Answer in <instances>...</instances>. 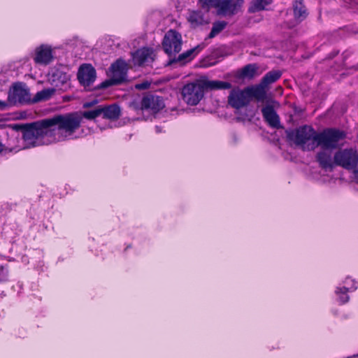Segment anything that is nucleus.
I'll use <instances>...</instances> for the list:
<instances>
[{
	"label": "nucleus",
	"mask_w": 358,
	"mask_h": 358,
	"mask_svg": "<svg viewBox=\"0 0 358 358\" xmlns=\"http://www.w3.org/2000/svg\"><path fill=\"white\" fill-rule=\"evenodd\" d=\"M78 80L85 88L90 90V87L96 78V71L94 67L90 64H82L78 71Z\"/></svg>",
	"instance_id": "6e6552de"
},
{
	"label": "nucleus",
	"mask_w": 358,
	"mask_h": 358,
	"mask_svg": "<svg viewBox=\"0 0 358 358\" xmlns=\"http://www.w3.org/2000/svg\"><path fill=\"white\" fill-rule=\"evenodd\" d=\"M54 49L48 44H41L34 50V61L36 64L47 66L54 59Z\"/></svg>",
	"instance_id": "9d476101"
},
{
	"label": "nucleus",
	"mask_w": 358,
	"mask_h": 358,
	"mask_svg": "<svg viewBox=\"0 0 358 358\" xmlns=\"http://www.w3.org/2000/svg\"><path fill=\"white\" fill-rule=\"evenodd\" d=\"M187 19L191 27L193 28H196L199 26L208 23V19L205 17L203 11L200 10H189Z\"/></svg>",
	"instance_id": "6ab92c4d"
},
{
	"label": "nucleus",
	"mask_w": 358,
	"mask_h": 358,
	"mask_svg": "<svg viewBox=\"0 0 358 358\" xmlns=\"http://www.w3.org/2000/svg\"><path fill=\"white\" fill-rule=\"evenodd\" d=\"M272 0H253L251 6L249 8L250 13L264 10L266 6L271 3Z\"/></svg>",
	"instance_id": "cd10ccee"
},
{
	"label": "nucleus",
	"mask_w": 358,
	"mask_h": 358,
	"mask_svg": "<svg viewBox=\"0 0 358 358\" xmlns=\"http://www.w3.org/2000/svg\"><path fill=\"white\" fill-rule=\"evenodd\" d=\"M248 93L249 100L254 98L257 101H264L266 96L267 87H266L261 82L255 85L248 87L245 88Z\"/></svg>",
	"instance_id": "aec40b11"
},
{
	"label": "nucleus",
	"mask_w": 358,
	"mask_h": 358,
	"mask_svg": "<svg viewBox=\"0 0 358 358\" xmlns=\"http://www.w3.org/2000/svg\"><path fill=\"white\" fill-rule=\"evenodd\" d=\"M84 106H89V104H88V103H85V105H84Z\"/></svg>",
	"instance_id": "79ce46f5"
},
{
	"label": "nucleus",
	"mask_w": 358,
	"mask_h": 358,
	"mask_svg": "<svg viewBox=\"0 0 358 358\" xmlns=\"http://www.w3.org/2000/svg\"><path fill=\"white\" fill-rule=\"evenodd\" d=\"M80 127V117L75 114L58 115L27 125L22 129L24 148L73 139Z\"/></svg>",
	"instance_id": "f257e3e1"
},
{
	"label": "nucleus",
	"mask_w": 358,
	"mask_h": 358,
	"mask_svg": "<svg viewBox=\"0 0 358 358\" xmlns=\"http://www.w3.org/2000/svg\"><path fill=\"white\" fill-rule=\"evenodd\" d=\"M182 97L188 105L196 106L203 97L204 90L201 82L191 83L182 89Z\"/></svg>",
	"instance_id": "423d86ee"
},
{
	"label": "nucleus",
	"mask_w": 358,
	"mask_h": 358,
	"mask_svg": "<svg viewBox=\"0 0 358 358\" xmlns=\"http://www.w3.org/2000/svg\"><path fill=\"white\" fill-rule=\"evenodd\" d=\"M132 58L135 65H148L153 61V51L150 48H143L133 53Z\"/></svg>",
	"instance_id": "4468645a"
},
{
	"label": "nucleus",
	"mask_w": 358,
	"mask_h": 358,
	"mask_svg": "<svg viewBox=\"0 0 358 358\" xmlns=\"http://www.w3.org/2000/svg\"><path fill=\"white\" fill-rule=\"evenodd\" d=\"M75 115H78L80 117V122H82V118L85 117L87 120H93L96 117L101 115V110H100V106L94 108V110L84 111L82 115H80L77 113H74Z\"/></svg>",
	"instance_id": "c756f323"
},
{
	"label": "nucleus",
	"mask_w": 358,
	"mask_h": 358,
	"mask_svg": "<svg viewBox=\"0 0 358 358\" xmlns=\"http://www.w3.org/2000/svg\"><path fill=\"white\" fill-rule=\"evenodd\" d=\"M100 110H101V115L103 118L110 120H115L119 118L120 115V108L116 104L101 106H100Z\"/></svg>",
	"instance_id": "4be33fe9"
},
{
	"label": "nucleus",
	"mask_w": 358,
	"mask_h": 358,
	"mask_svg": "<svg viewBox=\"0 0 358 358\" xmlns=\"http://www.w3.org/2000/svg\"><path fill=\"white\" fill-rule=\"evenodd\" d=\"M182 36L173 29L169 30L163 39L162 47L164 52L169 56L178 53L182 48Z\"/></svg>",
	"instance_id": "0eeeda50"
},
{
	"label": "nucleus",
	"mask_w": 358,
	"mask_h": 358,
	"mask_svg": "<svg viewBox=\"0 0 358 358\" xmlns=\"http://www.w3.org/2000/svg\"><path fill=\"white\" fill-rule=\"evenodd\" d=\"M155 129H156V131H157V132H160V131H161V130H160V129H159V127L157 126V127H155Z\"/></svg>",
	"instance_id": "ea45409f"
},
{
	"label": "nucleus",
	"mask_w": 358,
	"mask_h": 358,
	"mask_svg": "<svg viewBox=\"0 0 358 358\" xmlns=\"http://www.w3.org/2000/svg\"><path fill=\"white\" fill-rule=\"evenodd\" d=\"M345 137L343 131L336 129H327L317 134V147L333 150L337 148L341 140Z\"/></svg>",
	"instance_id": "39448f33"
},
{
	"label": "nucleus",
	"mask_w": 358,
	"mask_h": 358,
	"mask_svg": "<svg viewBox=\"0 0 358 358\" xmlns=\"http://www.w3.org/2000/svg\"><path fill=\"white\" fill-rule=\"evenodd\" d=\"M30 101L29 91L22 83L15 84L10 90L8 95V102L10 105H17L28 103Z\"/></svg>",
	"instance_id": "1a4fd4ad"
},
{
	"label": "nucleus",
	"mask_w": 358,
	"mask_h": 358,
	"mask_svg": "<svg viewBox=\"0 0 358 358\" xmlns=\"http://www.w3.org/2000/svg\"><path fill=\"white\" fill-rule=\"evenodd\" d=\"M69 80V76L67 73L56 69L49 74L48 81L54 86L53 88L62 89L64 85Z\"/></svg>",
	"instance_id": "dca6fc26"
},
{
	"label": "nucleus",
	"mask_w": 358,
	"mask_h": 358,
	"mask_svg": "<svg viewBox=\"0 0 358 358\" xmlns=\"http://www.w3.org/2000/svg\"><path fill=\"white\" fill-rule=\"evenodd\" d=\"M345 2L349 4L351 7H353L355 5H358V0H344Z\"/></svg>",
	"instance_id": "c9c22d12"
},
{
	"label": "nucleus",
	"mask_w": 358,
	"mask_h": 358,
	"mask_svg": "<svg viewBox=\"0 0 358 358\" xmlns=\"http://www.w3.org/2000/svg\"><path fill=\"white\" fill-rule=\"evenodd\" d=\"M294 25H295V24H292V25H289V27H294Z\"/></svg>",
	"instance_id": "37998d69"
},
{
	"label": "nucleus",
	"mask_w": 358,
	"mask_h": 358,
	"mask_svg": "<svg viewBox=\"0 0 358 358\" xmlns=\"http://www.w3.org/2000/svg\"><path fill=\"white\" fill-rule=\"evenodd\" d=\"M351 52L349 50H346L343 53V60L341 63V66H347V64L345 63L347 58L351 55Z\"/></svg>",
	"instance_id": "f704fd0d"
},
{
	"label": "nucleus",
	"mask_w": 358,
	"mask_h": 358,
	"mask_svg": "<svg viewBox=\"0 0 358 358\" xmlns=\"http://www.w3.org/2000/svg\"><path fill=\"white\" fill-rule=\"evenodd\" d=\"M150 85V83L148 81L143 82L141 83H138L136 85V88L137 90H145L148 89Z\"/></svg>",
	"instance_id": "72a5a7b5"
},
{
	"label": "nucleus",
	"mask_w": 358,
	"mask_h": 358,
	"mask_svg": "<svg viewBox=\"0 0 358 358\" xmlns=\"http://www.w3.org/2000/svg\"><path fill=\"white\" fill-rule=\"evenodd\" d=\"M348 292H350L349 291H345L343 293L337 294L336 293V289H335V294L336 296V300L341 303L343 304L347 302H348L350 297L348 294Z\"/></svg>",
	"instance_id": "7c9ffc66"
},
{
	"label": "nucleus",
	"mask_w": 358,
	"mask_h": 358,
	"mask_svg": "<svg viewBox=\"0 0 358 358\" xmlns=\"http://www.w3.org/2000/svg\"><path fill=\"white\" fill-rule=\"evenodd\" d=\"M8 280V270L7 267L0 266V282H6Z\"/></svg>",
	"instance_id": "473e14b6"
},
{
	"label": "nucleus",
	"mask_w": 358,
	"mask_h": 358,
	"mask_svg": "<svg viewBox=\"0 0 358 358\" xmlns=\"http://www.w3.org/2000/svg\"><path fill=\"white\" fill-rule=\"evenodd\" d=\"M243 3V0H219L215 8L220 15L236 14Z\"/></svg>",
	"instance_id": "f8f14e48"
},
{
	"label": "nucleus",
	"mask_w": 358,
	"mask_h": 358,
	"mask_svg": "<svg viewBox=\"0 0 358 358\" xmlns=\"http://www.w3.org/2000/svg\"><path fill=\"white\" fill-rule=\"evenodd\" d=\"M219 0H199L200 3L203 8H206L207 10L210 8L216 6Z\"/></svg>",
	"instance_id": "2f4dec72"
},
{
	"label": "nucleus",
	"mask_w": 358,
	"mask_h": 358,
	"mask_svg": "<svg viewBox=\"0 0 358 358\" xmlns=\"http://www.w3.org/2000/svg\"><path fill=\"white\" fill-rule=\"evenodd\" d=\"M55 91L56 89L52 87L43 89L36 94L34 98V101L38 102L48 100L52 96Z\"/></svg>",
	"instance_id": "bb28decb"
},
{
	"label": "nucleus",
	"mask_w": 358,
	"mask_h": 358,
	"mask_svg": "<svg viewBox=\"0 0 358 358\" xmlns=\"http://www.w3.org/2000/svg\"><path fill=\"white\" fill-rule=\"evenodd\" d=\"M227 22L225 21H216L213 22L211 31L208 35L209 38H213L225 29Z\"/></svg>",
	"instance_id": "c85d7f7f"
},
{
	"label": "nucleus",
	"mask_w": 358,
	"mask_h": 358,
	"mask_svg": "<svg viewBox=\"0 0 358 358\" xmlns=\"http://www.w3.org/2000/svg\"><path fill=\"white\" fill-rule=\"evenodd\" d=\"M203 90H227L231 88L232 85L229 82L222 80H204L201 82Z\"/></svg>",
	"instance_id": "5701e85b"
},
{
	"label": "nucleus",
	"mask_w": 358,
	"mask_h": 358,
	"mask_svg": "<svg viewBox=\"0 0 358 358\" xmlns=\"http://www.w3.org/2000/svg\"><path fill=\"white\" fill-rule=\"evenodd\" d=\"M262 113L265 121L273 128L280 127V118L274 108L271 106H266L262 108Z\"/></svg>",
	"instance_id": "f3484780"
},
{
	"label": "nucleus",
	"mask_w": 358,
	"mask_h": 358,
	"mask_svg": "<svg viewBox=\"0 0 358 358\" xmlns=\"http://www.w3.org/2000/svg\"><path fill=\"white\" fill-rule=\"evenodd\" d=\"M8 103L6 101H0V109H5L8 106Z\"/></svg>",
	"instance_id": "e433bc0d"
},
{
	"label": "nucleus",
	"mask_w": 358,
	"mask_h": 358,
	"mask_svg": "<svg viewBox=\"0 0 358 358\" xmlns=\"http://www.w3.org/2000/svg\"><path fill=\"white\" fill-rule=\"evenodd\" d=\"M257 64H247L237 71L236 77L239 79H252L261 74Z\"/></svg>",
	"instance_id": "a211bd4d"
},
{
	"label": "nucleus",
	"mask_w": 358,
	"mask_h": 358,
	"mask_svg": "<svg viewBox=\"0 0 358 358\" xmlns=\"http://www.w3.org/2000/svg\"><path fill=\"white\" fill-rule=\"evenodd\" d=\"M334 164L349 171L355 170L358 165V152L353 148L341 149L334 155Z\"/></svg>",
	"instance_id": "20e7f679"
},
{
	"label": "nucleus",
	"mask_w": 358,
	"mask_h": 358,
	"mask_svg": "<svg viewBox=\"0 0 358 358\" xmlns=\"http://www.w3.org/2000/svg\"><path fill=\"white\" fill-rule=\"evenodd\" d=\"M141 109L156 113L164 107V103L159 96L147 94L141 99Z\"/></svg>",
	"instance_id": "ddd939ff"
},
{
	"label": "nucleus",
	"mask_w": 358,
	"mask_h": 358,
	"mask_svg": "<svg viewBox=\"0 0 358 358\" xmlns=\"http://www.w3.org/2000/svg\"><path fill=\"white\" fill-rule=\"evenodd\" d=\"M338 54V51H334L332 52L330 55H329V58L332 59L334 58L336 55H337Z\"/></svg>",
	"instance_id": "4c0bfd02"
},
{
	"label": "nucleus",
	"mask_w": 358,
	"mask_h": 358,
	"mask_svg": "<svg viewBox=\"0 0 358 358\" xmlns=\"http://www.w3.org/2000/svg\"><path fill=\"white\" fill-rule=\"evenodd\" d=\"M316 159L320 166L324 169H331L335 164L333 151L330 149L322 148L317 152Z\"/></svg>",
	"instance_id": "2eb2a0df"
},
{
	"label": "nucleus",
	"mask_w": 358,
	"mask_h": 358,
	"mask_svg": "<svg viewBox=\"0 0 358 358\" xmlns=\"http://www.w3.org/2000/svg\"><path fill=\"white\" fill-rule=\"evenodd\" d=\"M355 69L357 71L358 70V65L355 67Z\"/></svg>",
	"instance_id": "a19ab883"
},
{
	"label": "nucleus",
	"mask_w": 358,
	"mask_h": 358,
	"mask_svg": "<svg viewBox=\"0 0 358 358\" xmlns=\"http://www.w3.org/2000/svg\"><path fill=\"white\" fill-rule=\"evenodd\" d=\"M317 132L308 125H303L287 133L288 138L303 150H313L317 148Z\"/></svg>",
	"instance_id": "f03ea898"
},
{
	"label": "nucleus",
	"mask_w": 358,
	"mask_h": 358,
	"mask_svg": "<svg viewBox=\"0 0 358 358\" xmlns=\"http://www.w3.org/2000/svg\"><path fill=\"white\" fill-rule=\"evenodd\" d=\"M358 283L354 279L347 277L343 281L342 285L336 287V293L341 294L345 291L354 292L357 289Z\"/></svg>",
	"instance_id": "393cba45"
},
{
	"label": "nucleus",
	"mask_w": 358,
	"mask_h": 358,
	"mask_svg": "<svg viewBox=\"0 0 358 358\" xmlns=\"http://www.w3.org/2000/svg\"><path fill=\"white\" fill-rule=\"evenodd\" d=\"M250 100L245 88L241 90L236 87L230 91L228 96V103L232 108L239 109L247 106Z\"/></svg>",
	"instance_id": "9b49d317"
},
{
	"label": "nucleus",
	"mask_w": 358,
	"mask_h": 358,
	"mask_svg": "<svg viewBox=\"0 0 358 358\" xmlns=\"http://www.w3.org/2000/svg\"><path fill=\"white\" fill-rule=\"evenodd\" d=\"M204 46L205 45L203 44H199L196 47L184 52L179 55L176 59L171 60L170 64L173 62H180L183 64L191 61L204 48Z\"/></svg>",
	"instance_id": "412c9836"
},
{
	"label": "nucleus",
	"mask_w": 358,
	"mask_h": 358,
	"mask_svg": "<svg viewBox=\"0 0 358 358\" xmlns=\"http://www.w3.org/2000/svg\"><path fill=\"white\" fill-rule=\"evenodd\" d=\"M293 9L296 23L303 21L308 15L306 9L301 1H295L293 5Z\"/></svg>",
	"instance_id": "b1692460"
},
{
	"label": "nucleus",
	"mask_w": 358,
	"mask_h": 358,
	"mask_svg": "<svg viewBox=\"0 0 358 358\" xmlns=\"http://www.w3.org/2000/svg\"><path fill=\"white\" fill-rule=\"evenodd\" d=\"M282 76V72L279 70H273L267 73L262 78L261 83L268 88L269 85L276 82Z\"/></svg>",
	"instance_id": "a878e982"
},
{
	"label": "nucleus",
	"mask_w": 358,
	"mask_h": 358,
	"mask_svg": "<svg viewBox=\"0 0 358 358\" xmlns=\"http://www.w3.org/2000/svg\"><path fill=\"white\" fill-rule=\"evenodd\" d=\"M352 171H354L355 178L357 180V181L358 182V170H357V169H356L355 170H352Z\"/></svg>",
	"instance_id": "58836bf2"
},
{
	"label": "nucleus",
	"mask_w": 358,
	"mask_h": 358,
	"mask_svg": "<svg viewBox=\"0 0 358 358\" xmlns=\"http://www.w3.org/2000/svg\"><path fill=\"white\" fill-rule=\"evenodd\" d=\"M128 65L122 59L113 62L107 71L108 79L102 82L99 87L105 89L110 86L118 85L127 80Z\"/></svg>",
	"instance_id": "7ed1b4c3"
}]
</instances>
